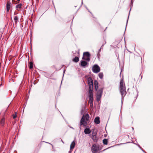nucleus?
Instances as JSON below:
<instances>
[{"label":"nucleus","mask_w":153,"mask_h":153,"mask_svg":"<svg viewBox=\"0 0 153 153\" xmlns=\"http://www.w3.org/2000/svg\"><path fill=\"white\" fill-rule=\"evenodd\" d=\"M90 54L88 52H85L83 53L82 59L85 60L88 62L89 61Z\"/></svg>","instance_id":"obj_3"},{"label":"nucleus","mask_w":153,"mask_h":153,"mask_svg":"<svg viewBox=\"0 0 153 153\" xmlns=\"http://www.w3.org/2000/svg\"><path fill=\"white\" fill-rule=\"evenodd\" d=\"M91 137L94 142H97L98 140V138L97 135H91Z\"/></svg>","instance_id":"obj_9"},{"label":"nucleus","mask_w":153,"mask_h":153,"mask_svg":"<svg viewBox=\"0 0 153 153\" xmlns=\"http://www.w3.org/2000/svg\"><path fill=\"white\" fill-rule=\"evenodd\" d=\"M71 150H70V151H69V153H71Z\"/></svg>","instance_id":"obj_31"},{"label":"nucleus","mask_w":153,"mask_h":153,"mask_svg":"<svg viewBox=\"0 0 153 153\" xmlns=\"http://www.w3.org/2000/svg\"><path fill=\"white\" fill-rule=\"evenodd\" d=\"M94 84L95 85V88L96 90H97L98 88V83L97 80H95L94 81Z\"/></svg>","instance_id":"obj_15"},{"label":"nucleus","mask_w":153,"mask_h":153,"mask_svg":"<svg viewBox=\"0 0 153 153\" xmlns=\"http://www.w3.org/2000/svg\"><path fill=\"white\" fill-rule=\"evenodd\" d=\"M73 61L75 62H77L79 61V58L78 57L76 56L74 59H73Z\"/></svg>","instance_id":"obj_16"},{"label":"nucleus","mask_w":153,"mask_h":153,"mask_svg":"<svg viewBox=\"0 0 153 153\" xmlns=\"http://www.w3.org/2000/svg\"><path fill=\"white\" fill-rule=\"evenodd\" d=\"M71 128H73V129H74V128H73L72 127H71Z\"/></svg>","instance_id":"obj_35"},{"label":"nucleus","mask_w":153,"mask_h":153,"mask_svg":"<svg viewBox=\"0 0 153 153\" xmlns=\"http://www.w3.org/2000/svg\"><path fill=\"white\" fill-rule=\"evenodd\" d=\"M94 122L96 124H99L100 123V118L99 117H96L94 119Z\"/></svg>","instance_id":"obj_10"},{"label":"nucleus","mask_w":153,"mask_h":153,"mask_svg":"<svg viewBox=\"0 0 153 153\" xmlns=\"http://www.w3.org/2000/svg\"><path fill=\"white\" fill-rule=\"evenodd\" d=\"M106 43V42L104 43L103 44L102 46H101V49L102 48V47L104 46V45Z\"/></svg>","instance_id":"obj_28"},{"label":"nucleus","mask_w":153,"mask_h":153,"mask_svg":"<svg viewBox=\"0 0 153 153\" xmlns=\"http://www.w3.org/2000/svg\"><path fill=\"white\" fill-rule=\"evenodd\" d=\"M97 56L98 59H99L100 57V54L99 52H98L97 54Z\"/></svg>","instance_id":"obj_27"},{"label":"nucleus","mask_w":153,"mask_h":153,"mask_svg":"<svg viewBox=\"0 0 153 153\" xmlns=\"http://www.w3.org/2000/svg\"><path fill=\"white\" fill-rule=\"evenodd\" d=\"M16 114H13L12 115V116H13V119H15L16 117Z\"/></svg>","instance_id":"obj_26"},{"label":"nucleus","mask_w":153,"mask_h":153,"mask_svg":"<svg viewBox=\"0 0 153 153\" xmlns=\"http://www.w3.org/2000/svg\"><path fill=\"white\" fill-rule=\"evenodd\" d=\"M87 63L85 61H82L81 62V65L82 66L85 67L87 65Z\"/></svg>","instance_id":"obj_14"},{"label":"nucleus","mask_w":153,"mask_h":153,"mask_svg":"<svg viewBox=\"0 0 153 153\" xmlns=\"http://www.w3.org/2000/svg\"><path fill=\"white\" fill-rule=\"evenodd\" d=\"M91 106V107H92L93 106H92V105L91 104V106Z\"/></svg>","instance_id":"obj_32"},{"label":"nucleus","mask_w":153,"mask_h":153,"mask_svg":"<svg viewBox=\"0 0 153 153\" xmlns=\"http://www.w3.org/2000/svg\"><path fill=\"white\" fill-rule=\"evenodd\" d=\"M98 145L95 144H93L91 147V151L93 153H96L99 150Z\"/></svg>","instance_id":"obj_5"},{"label":"nucleus","mask_w":153,"mask_h":153,"mask_svg":"<svg viewBox=\"0 0 153 153\" xmlns=\"http://www.w3.org/2000/svg\"><path fill=\"white\" fill-rule=\"evenodd\" d=\"M102 92H103V88H101L99 89L97 91V94H98V95L99 94V95H102Z\"/></svg>","instance_id":"obj_13"},{"label":"nucleus","mask_w":153,"mask_h":153,"mask_svg":"<svg viewBox=\"0 0 153 153\" xmlns=\"http://www.w3.org/2000/svg\"><path fill=\"white\" fill-rule=\"evenodd\" d=\"M20 0H17V1H20Z\"/></svg>","instance_id":"obj_34"},{"label":"nucleus","mask_w":153,"mask_h":153,"mask_svg":"<svg viewBox=\"0 0 153 153\" xmlns=\"http://www.w3.org/2000/svg\"><path fill=\"white\" fill-rule=\"evenodd\" d=\"M11 4H12L11 2L9 1H7L6 4V9L7 12L9 11Z\"/></svg>","instance_id":"obj_8"},{"label":"nucleus","mask_w":153,"mask_h":153,"mask_svg":"<svg viewBox=\"0 0 153 153\" xmlns=\"http://www.w3.org/2000/svg\"><path fill=\"white\" fill-rule=\"evenodd\" d=\"M101 48H100V49L99 50L98 52H99V53H100V52H101Z\"/></svg>","instance_id":"obj_29"},{"label":"nucleus","mask_w":153,"mask_h":153,"mask_svg":"<svg viewBox=\"0 0 153 153\" xmlns=\"http://www.w3.org/2000/svg\"><path fill=\"white\" fill-rule=\"evenodd\" d=\"M87 82L89 85V88L91 89V88H93V81L91 78L88 77L87 79Z\"/></svg>","instance_id":"obj_6"},{"label":"nucleus","mask_w":153,"mask_h":153,"mask_svg":"<svg viewBox=\"0 0 153 153\" xmlns=\"http://www.w3.org/2000/svg\"><path fill=\"white\" fill-rule=\"evenodd\" d=\"M98 76L101 79H102L103 76V74L101 72L99 74Z\"/></svg>","instance_id":"obj_17"},{"label":"nucleus","mask_w":153,"mask_h":153,"mask_svg":"<svg viewBox=\"0 0 153 153\" xmlns=\"http://www.w3.org/2000/svg\"><path fill=\"white\" fill-rule=\"evenodd\" d=\"M102 95L97 94V101H99Z\"/></svg>","instance_id":"obj_21"},{"label":"nucleus","mask_w":153,"mask_h":153,"mask_svg":"<svg viewBox=\"0 0 153 153\" xmlns=\"http://www.w3.org/2000/svg\"><path fill=\"white\" fill-rule=\"evenodd\" d=\"M18 17L17 16H14V21L16 23L17 21H18Z\"/></svg>","instance_id":"obj_23"},{"label":"nucleus","mask_w":153,"mask_h":153,"mask_svg":"<svg viewBox=\"0 0 153 153\" xmlns=\"http://www.w3.org/2000/svg\"><path fill=\"white\" fill-rule=\"evenodd\" d=\"M62 142H63V143H64L63 142L62 140Z\"/></svg>","instance_id":"obj_36"},{"label":"nucleus","mask_w":153,"mask_h":153,"mask_svg":"<svg viewBox=\"0 0 153 153\" xmlns=\"http://www.w3.org/2000/svg\"><path fill=\"white\" fill-rule=\"evenodd\" d=\"M1 85H2V84H1L0 85V86H1Z\"/></svg>","instance_id":"obj_33"},{"label":"nucleus","mask_w":153,"mask_h":153,"mask_svg":"<svg viewBox=\"0 0 153 153\" xmlns=\"http://www.w3.org/2000/svg\"><path fill=\"white\" fill-rule=\"evenodd\" d=\"M5 118L4 117H3L1 119L0 123L1 125H2V126L4 125V122H5Z\"/></svg>","instance_id":"obj_19"},{"label":"nucleus","mask_w":153,"mask_h":153,"mask_svg":"<svg viewBox=\"0 0 153 153\" xmlns=\"http://www.w3.org/2000/svg\"><path fill=\"white\" fill-rule=\"evenodd\" d=\"M89 116L88 114H86L85 116L83 115L80 121V126L83 125L85 126L87 124V122L89 120Z\"/></svg>","instance_id":"obj_2"},{"label":"nucleus","mask_w":153,"mask_h":153,"mask_svg":"<svg viewBox=\"0 0 153 153\" xmlns=\"http://www.w3.org/2000/svg\"><path fill=\"white\" fill-rule=\"evenodd\" d=\"M139 147L143 151V152H144L143 149L140 146H139Z\"/></svg>","instance_id":"obj_30"},{"label":"nucleus","mask_w":153,"mask_h":153,"mask_svg":"<svg viewBox=\"0 0 153 153\" xmlns=\"http://www.w3.org/2000/svg\"><path fill=\"white\" fill-rule=\"evenodd\" d=\"M22 4L21 3L19 4L16 6V8L17 9L19 8L20 9L21 8Z\"/></svg>","instance_id":"obj_20"},{"label":"nucleus","mask_w":153,"mask_h":153,"mask_svg":"<svg viewBox=\"0 0 153 153\" xmlns=\"http://www.w3.org/2000/svg\"><path fill=\"white\" fill-rule=\"evenodd\" d=\"M97 131H95L94 130L92 132V135H97Z\"/></svg>","instance_id":"obj_24"},{"label":"nucleus","mask_w":153,"mask_h":153,"mask_svg":"<svg viewBox=\"0 0 153 153\" xmlns=\"http://www.w3.org/2000/svg\"><path fill=\"white\" fill-rule=\"evenodd\" d=\"M75 143L74 141H73L71 143L70 146V150H71V149H73L75 146Z\"/></svg>","instance_id":"obj_12"},{"label":"nucleus","mask_w":153,"mask_h":153,"mask_svg":"<svg viewBox=\"0 0 153 153\" xmlns=\"http://www.w3.org/2000/svg\"><path fill=\"white\" fill-rule=\"evenodd\" d=\"M89 103L90 104V106H91V104L92 106H93V99H89Z\"/></svg>","instance_id":"obj_18"},{"label":"nucleus","mask_w":153,"mask_h":153,"mask_svg":"<svg viewBox=\"0 0 153 153\" xmlns=\"http://www.w3.org/2000/svg\"><path fill=\"white\" fill-rule=\"evenodd\" d=\"M84 132L85 134H89L91 132V131L89 128H86L84 129Z\"/></svg>","instance_id":"obj_11"},{"label":"nucleus","mask_w":153,"mask_h":153,"mask_svg":"<svg viewBox=\"0 0 153 153\" xmlns=\"http://www.w3.org/2000/svg\"><path fill=\"white\" fill-rule=\"evenodd\" d=\"M29 68L31 69L33 68V64L31 62H30Z\"/></svg>","instance_id":"obj_25"},{"label":"nucleus","mask_w":153,"mask_h":153,"mask_svg":"<svg viewBox=\"0 0 153 153\" xmlns=\"http://www.w3.org/2000/svg\"><path fill=\"white\" fill-rule=\"evenodd\" d=\"M93 90V88H89V99H93V93L92 92Z\"/></svg>","instance_id":"obj_7"},{"label":"nucleus","mask_w":153,"mask_h":153,"mask_svg":"<svg viewBox=\"0 0 153 153\" xmlns=\"http://www.w3.org/2000/svg\"><path fill=\"white\" fill-rule=\"evenodd\" d=\"M92 70L95 73H97L100 71V68L97 64L94 65L92 68Z\"/></svg>","instance_id":"obj_4"},{"label":"nucleus","mask_w":153,"mask_h":153,"mask_svg":"<svg viewBox=\"0 0 153 153\" xmlns=\"http://www.w3.org/2000/svg\"><path fill=\"white\" fill-rule=\"evenodd\" d=\"M103 143L104 145H107L108 143V140L105 139L103 140Z\"/></svg>","instance_id":"obj_22"},{"label":"nucleus","mask_w":153,"mask_h":153,"mask_svg":"<svg viewBox=\"0 0 153 153\" xmlns=\"http://www.w3.org/2000/svg\"><path fill=\"white\" fill-rule=\"evenodd\" d=\"M120 91L122 96V101L126 94L125 84L123 80H121L120 82Z\"/></svg>","instance_id":"obj_1"}]
</instances>
